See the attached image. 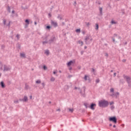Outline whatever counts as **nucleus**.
I'll return each instance as SVG.
<instances>
[{"instance_id": "nucleus-8", "label": "nucleus", "mask_w": 131, "mask_h": 131, "mask_svg": "<svg viewBox=\"0 0 131 131\" xmlns=\"http://www.w3.org/2000/svg\"><path fill=\"white\" fill-rule=\"evenodd\" d=\"M96 104L92 103L89 106V108H90L91 110H95V107H96Z\"/></svg>"}, {"instance_id": "nucleus-14", "label": "nucleus", "mask_w": 131, "mask_h": 131, "mask_svg": "<svg viewBox=\"0 0 131 131\" xmlns=\"http://www.w3.org/2000/svg\"><path fill=\"white\" fill-rule=\"evenodd\" d=\"M72 64H73V61L71 60V61H70L67 63V66H71V65H72Z\"/></svg>"}, {"instance_id": "nucleus-35", "label": "nucleus", "mask_w": 131, "mask_h": 131, "mask_svg": "<svg viewBox=\"0 0 131 131\" xmlns=\"http://www.w3.org/2000/svg\"><path fill=\"white\" fill-rule=\"evenodd\" d=\"M51 81H55V78H54V77H51Z\"/></svg>"}, {"instance_id": "nucleus-55", "label": "nucleus", "mask_w": 131, "mask_h": 131, "mask_svg": "<svg viewBox=\"0 0 131 131\" xmlns=\"http://www.w3.org/2000/svg\"><path fill=\"white\" fill-rule=\"evenodd\" d=\"M28 27V25H25V28H27Z\"/></svg>"}, {"instance_id": "nucleus-29", "label": "nucleus", "mask_w": 131, "mask_h": 131, "mask_svg": "<svg viewBox=\"0 0 131 131\" xmlns=\"http://www.w3.org/2000/svg\"><path fill=\"white\" fill-rule=\"evenodd\" d=\"M46 29H47L48 30H50V29H51V27L50 26H47L46 27Z\"/></svg>"}, {"instance_id": "nucleus-44", "label": "nucleus", "mask_w": 131, "mask_h": 131, "mask_svg": "<svg viewBox=\"0 0 131 131\" xmlns=\"http://www.w3.org/2000/svg\"><path fill=\"white\" fill-rule=\"evenodd\" d=\"M14 103H15L16 104H17V103H19V101H18V100H15V101H14Z\"/></svg>"}, {"instance_id": "nucleus-53", "label": "nucleus", "mask_w": 131, "mask_h": 131, "mask_svg": "<svg viewBox=\"0 0 131 131\" xmlns=\"http://www.w3.org/2000/svg\"><path fill=\"white\" fill-rule=\"evenodd\" d=\"M116 76V73H114V77H115Z\"/></svg>"}, {"instance_id": "nucleus-32", "label": "nucleus", "mask_w": 131, "mask_h": 131, "mask_svg": "<svg viewBox=\"0 0 131 131\" xmlns=\"http://www.w3.org/2000/svg\"><path fill=\"white\" fill-rule=\"evenodd\" d=\"M111 24H116L117 23H116V21H115L114 20H112L111 21Z\"/></svg>"}, {"instance_id": "nucleus-60", "label": "nucleus", "mask_w": 131, "mask_h": 131, "mask_svg": "<svg viewBox=\"0 0 131 131\" xmlns=\"http://www.w3.org/2000/svg\"><path fill=\"white\" fill-rule=\"evenodd\" d=\"M81 55H83V51L81 52Z\"/></svg>"}, {"instance_id": "nucleus-5", "label": "nucleus", "mask_w": 131, "mask_h": 131, "mask_svg": "<svg viewBox=\"0 0 131 131\" xmlns=\"http://www.w3.org/2000/svg\"><path fill=\"white\" fill-rule=\"evenodd\" d=\"M56 37H55V36H52L50 39L49 40V45H51V43H53V42L56 41Z\"/></svg>"}, {"instance_id": "nucleus-25", "label": "nucleus", "mask_w": 131, "mask_h": 131, "mask_svg": "<svg viewBox=\"0 0 131 131\" xmlns=\"http://www.w3.org/2000/svg\"><path fill=\"white\" fill-rule=\"evenodd\" d=\"M17 48H18V49H20L21 45H20V43H17Z\"/></svg>"}, {"instance_id": "nucleus-62", "label": "nucleus", "mask_w": 131, "mask_h": 131, "mask_svg": "<svg viewBox=\"0 0 131 131\" xmlns=\"http://www.w3.org/2000/svg\"><path fill=\"white\" fill-rule=\"evenodd\" d=\"M12 14H14V13H15V11L13 10V11H12Z\"/></svg>"}, {"instance_id": "nucleus-9", "label": "nucleus", "mask_w": 131, "mask_h": 131, "mask_svg": "<svg viewBox=\"0 0 131 131\" xmlns=\"http://www.w3.org/2000/svg\"><path fill=\"white\" fill-rule=\"evenodd\" d=\"M19 101H20V102H27L28 101V98L27 96H24V99H19Z\"/></svg>"}, {"instance_id": "nucleus-22", "label": "nucleus", "mask_w": 131, "mask_h": 131, "mask_svg": "<svg viewBox=\"0 0 131 131\" xmlns=\"http://www.w3.org/2000/svg\"><path fill=\"white\" fill-rule=\"evenodd\" d=\"M45 54H46V55H50V51H49V50H46V51H45Z\"/></svg>"}, {"instance_id": "nucleus-36", "label": "nucleus", "mask_w": 131, "mask_h": 131, "mask_svg": "<svg viewBox=\"0 0 131 131\" xmlns=\"http://www.w3.org/2000/svg\"><path fill=\"white\" fill-rule=\"evenodd\" d=\"M84 80H88V76L87 75L84 76Z\"/></svg>"}, {"instance_id": "nucleus-19", "label": "nucleus", "mask_w": 131, "mask_h": 131, "mask_svg": "<svg viewBox=\"0 0 131 131\" xmlns=\"http://www.w3.org/2000/svg\"><path fill=\"white\" fill-rule=\"evenodd\" d=\"M7 11L9 13H11V7H10V6H8V7H7Z\"/></svg>"}, {"instance_id": "nucleus-28", "label": "nucleus", "mask_w": 131, "mask_h": 131, "mask_svg": "<svg viewBox=\"0 0 131 131\" xmlns=\"http://www.w3.org/2000/svg\"><path fill=\"white\" fill-rule=\"evenodd\" d=\"M5 48H6V46H5V45L1 46V50H5Z\"/></svg>"}, {"instance_id": "nucleus-57", "label": "nucleus", "mask_w": 131, "mask_h": 131, "mask_svg": "<svg viewBox=\"0 0 131 131\" xmlns=\"http://www.w3.org/2000/svg\"><path fill=\"white\" fill-rule=\"evenodd\" d=\"M126 59H123L122 60V62H126Z\"/></svg>"}, {"instance_id": "nucleus-52", "label": "nucleus", "mask_w": 131, "mask_h": 131, "mask_svg": "<svg viewBox=\"0 0 131 131\" xmlns=\"http://www.w3.org/2000/svg\"><path fill=\"white\" fill-rule=\"evenodd\" d=\"M56 111H58L59 112H60L61 111V110L60 108H58L56 110Z\"/></svg>"}, {"instance_id": "nucleus-10", "label": "nucleus", "mask_w": 131, "mask_h": 131, "mask_svg": "<svg viewBox=\"0 0 131 131\" xmlns=\"http://www.w3.org/2000/svg\"><path fill=\"white\" fill-rule=\"evenodd\" d=\"M4 71H9V70H11V68H9V67L6 65L4 66Z\"/></svg>"}, {"instance_id": "nucleus-61", "label": "nucleus", "mask_w": 131, "mask_h": 131, "mask_svg": "<svg viewBox=\"0 0 131 131\" xmlns=\"http://www.w3.org/2000/svg\"><path fill=\"white\" fill-rule=\"evenodd\" d=\"M34 24H35V25H37V23H36V21H35L34 22Z\"/></svg>"}, {"instance_id": "nucleus-45", "label": "nucleus", "mask_w": 131, "mask_h": 131, "mask_svg": "<svg viewBox=\"0 0 131 131\" xmlns=\"http://www.w3.org/2000/svg\"><path fill=\"white\" fill-rule=\"evenodd\" d=\"M113 104H114V102L113 101L110 102V105H113Z\"/></svg>"}, {"instance_id": "nucleus-37", "label": "nucleus", "mask_w": 131, "mask_h": 131, "mask_svg": "<svg viewBox=\"0 0 131 131\" xmlns=\"http://www.w3.org/2000/svg\"><path fill=\"white\" fill-rule=\"evenodd\" d=\"M16 37L17 39H20V35L19 34H17L16 35Z\"/></svg>"}, {"instance_id": "nucleus-41", "label": "nucleus", "mask_w": 131, "mask_h": 131, "mask_svg": "<svg viewBox=\"0 0 131 131\" xmlns=\"http://www.w3.org/2000/svg\"><path fill=\"white\" fill-rule=\"evenodd\" d=\"M96 82L97 83H99V82H100V80H99V79H96Z\"/></svg>"}, {"instance_id": "nucleus-31", "label": "nucleus", "mask_w": 131, "mask_h": 131, "mask_svg": "<svg viewBox=\"0 0 131 131\" xmlns=\"http://www.w3.org/2000/svg\"><path fill=\"white\" fill-rule=\"evenodd\" d=\"M25 88H26V90H28V89H29V86L26 84Z\"/></svg>"}, {"instance_id": "nucleus-6", "label": "nucleus", "mask_w": 131, "mask_h": 131, "mask_svg": "<svg viewBox=\"0 0 131 131\" xmlns=\"http://www.w3.org/2000/svg\"><path fill=\"white\" fill-rule=\"evenodd\" d=\"M83 89H84V93H82V91L81 90H80V94H81V96L83 97V98H85V87H83Z\"/></svg>"}, {"instance_id": "nucleus-3", "label": "nucleus", "mask_w": 131, "mask_h": 131, "mask_svg": "<svg viewBox=\"0 0 131 131\" xmlns=\"http://www.w3.org/2000/svg\"><path fill=\"white\" fill-rule=\"evenodd\" d=\"M108 120L109 121H112V122H113L115 124L117 123V118H116L115 116L110 117Z\"/></svg>"}, {"instance_id": "nucleus-30", "label": "nucleus", "mask_w": 131, "mask_h": 131, "mask_svg": "<svg viewBox=\"0 0 131 131\" xmlns=\"http://www.w3.org/2000/svg\"><path fill=\"white\" fill-rule=\"evenodd\" d=\"M110 92H111V93H114V89L111 88V89H110Z\"/></svg>"}, {"instance_id": "nucleus-49", "label": "nucleus", "mask_w": 131, "mask_h": 131, "mask_svg": "<svg viewBox=\"0 0 131 131\" xmlns=\"http://www.w3.org/2000/svg\"><path fill=\"white\" fill-rule=\"evenodd\" d=\"M105 57H108V53H105Z\"/></svg>"}, {"instance_id": "nucleus-39", "label": "nucleus", "mask_w": 131, "mask_h": 131, "mask_svg": "<svg viewBox=\"0 0 131 131\" xmlns=\"http://www.w3.org/2000/svg\"><path fill=\"white\" fill-rule=\"evenodd\" d=\"M92 72H93V73H94V74H95V72H96V70H95L94 68H92Z\"/></svg>"}, {"instance_id": "nucleus-43", "label": "nucleus", "mask_w": 131, "mask_h": 131, "mask_svg": "<svg viewBox=\"0 0 131 131\" xmlns=\"http://www.w3.org/2000/svg\"><path fill=\"white\" fill-rule=\"evenodd\" d=\"M45 43H48V41H43L42 42V44H43V45H45Z\"/></svg>"}, {"instance_id": "nucleus-17", "label": "nucleus", "mask_w": 131, "mask_h": 131, "mask_svg": "<svg viewBox=\"0 0 131 131\" xmlns=\"http://www.w3.org/2000/svg\"><path fill=\"white\" fill-rule=\"evenodd\" d=\"M68 110L71 113H73V112L74 111V109L73 108H68Z\"/></svg>"}, {"instance_id": "nucleus-12", "label": "nucleus", "mask_w": 131, "mask_h": 131, "mask_svg": "<svg viewBox=\"0 0 131 131\" xmlns=\"http://www.w3.org/2000/svg\"><path fill=\"white\" fill-rule=\"evenodd\" d=\"M0 85L2 89H5V88H6V85L3 81L0 82Z\"/></svg>"}, {"instance_id": "nucleus-13", "label": "nucleus", "mask_w": 131, "mask_h": 131, "mask_svg": "<svg viewBox=\"0 0 131 131\" xmlns=\"http://www.w3.org/2000/svg\"><path fill=\"white\" fill-rule=\"evenodd\" d=\"M57 19H59V20H64V18H63V16L61 15V14H58Z\"/></svg>"}, {"instance_id": "nucleus-59", "label": "nucleus", "mask_w": 131, "mask_h": 131, "mask_svg": "<svg viewBox=\"0 0 131 131\" xmlns=\"http://www.w3.org/2000/svg\"><path fill=\"white\" fill-rule=\"evenodd\" d=\"M62 26H64V25H65V23H64V22H62Z\"/></svg>"}, {"instance_id": "nucleus-23", "label": "nucleus", "mask_w": 131, "mask_h": 131, "mask_svg": "<svg viewBox=\"0 0 131 131\" xmlns=\"http://www.w3.org/2000/svg\"><path fill=\"white\" fill-rule=\"evenodd\" d=\"M76 32H77V33H80V29H77L76 30Z\"/></svg>"}, {"instance_id": "nucleus-2", "label": "nucleus", "mask_w": 131, "mask_h": 131, "mask_svg": "<svg viewBox=\"0 0 131 131\" xmlns=\"http://www.w3.org/2000/svg\"><path fill=\"white\" fill-rule=\"evenodd\" d=\"M124 78L126 79V81H127V83H128V86L129 88H131V78L130 77H129L128 76H126L125 75H123Z\"/></svg>"}, {"instance_id": "nucleus-15", "label": "nucleus", "mask_w": 131, "mask_h": 131, "mask_svg": "<svg viewBox=\"0 0 131 131\" xmlns=\"http://www.w3.org/2000/svg\"><path fill=\"white\" fill-rule=\"evenodd\" d=\"M99 12L100 15H103V8L102 7L99 8Z\"/></svg>"}, {"instance_id": "nucleus-16", "label": "nucleus", "mask_w": 131, "mask_h": 131, "mask_svg": "<svg viewBox=\"0 0 131 131\" xmlns=\"http://www.w3.org/2000/svg\"><path fill=\"white\" fill-rule=\"evenodd\" d=\"M84 106H85L86 109H88V108H89V106H90V104H89L88 103H84Z\"/></svg>"}, {"instance_id": "nucleus-26", "label": "nucleus", "mask_w": 131, "mask_h": 131, "mask_svg": "<svg viewBox=\"0 0 131 131\" xmlns=\"http://www.w3.org/2000/svg\"><path fill=\"white\" fill-rule=\"evenodd\" d=\"M78 43H79L80 45H81V46H83V42L82 41H78Z\"/></svg>"}, {"instance_id": "nucleus-34", "label": "nucleus", "mask_w": 131, "mask_h": 131, "mask_svg": "<svg viewBox=\"0 0 131 131\" xmlns=\"http://www.w3.org/2000/svg\"><path fill=\"white\" fill-rule=\"evenodd\" d=\"M10 24H11V21H9V23L6 25V26H7L8 27H9V28H10Z\"/></svg>"}, {"instance_id": "nucleus-50", "label": "nucleus", "mask_w": 131, "mask_h": 131, "mask_svg": "<svg viewBox=\"0 0 131 131\" xmlns=\"http://www.w3.org/2000/svg\"><path fill=\"white\" fill-rule=\"evenodd\" d=\"M117 34H114V37H117Z\"/></svg>"}, {"instance_id": "nucleus-46", "label": "nucleus", "mask_w": 131, "mask_h": 131, "mask_svg": "<svg viewBox=\"0 0 131 131\" xmlns=\"http://www.w3.org/2000/svg\"><path fill=\"white\" fill-rule=\"evenodd\" d=\"M80 90H80H81V89H80V88H77V87H75V90Z\"/></svg>"}, {"instance_id": "nucleus-20", "label": "nucleus", "mask_w": 131, "mask_h": 131, "mask_svg": "<svg viewBox=\"0 0 131 131\" xmlns=\"http://www.w3.org/2000/svg\"><path fill=\"white\" fill-rule=\"evenodd\" d=\"M25 23H26L28 25H29V23H30L29 19H26Z\"/></svg>"}, {"instance_id": "nucleus-38", "label": "nucleus", "mask_w": 131, "mask_h": 131, "mask_svg": "<svg viewBox=\"0 0 131 131\" xmlns=\"http://www.w3.org/2000/svg\"><path fill=\"white\" fill-rule=\"evenodd\" d=\"M40 82H41L40 80H37L36 81V83H40Z\"/></svg>"}, {"instance_id": "nucleus-63", "label": "nucleus", "mask_w": 131, "mask_h": 131, "mask_svg": "<svg viewBox=\"0 0 131 131\" xmlns=\"http://www.w3.org/2000/svg\"><path fill=\"white\" fill-rule=\"evenodd\" d=\"M69 78H70L71 77H72V75H69Z\"/></svg>"}, {"instance_id": "nucleus-21", "label": "nucleus", "mask_w": 131, "mask_h": 131, "mask_svg": "<svg viewBox=\"0 0 131 131\" xmlns=\"http://www.w3.org/2000/svg\"><path fill=\"white\" fill-rule=\"evenodd\" d=\"M120 83H122V84H123V83H124V81L123 80V79H120Z\"/></svg>"}, {"instance_id": "nucleus-51", "label": "nucleus", "mask_w": 131, "mask_h": 131, "mask_svg": "<svg viewBox=\"0 0 131 131\" xmlns=\"http://www.w3.org/2000/svg\"><path fill=\"white\" fill-rule=\"evenodd\" d=\"M48 16H49V17H52V14H51V13H49Z\"/></svg>"}, {"instance_id": "nucleus-4", "label": "nucleus", "mask_w": 131, "mask_h": 131, "mask_svg": "<svg viewBox=\"0 0 131 131\" xmlns=\"http://www.w3.org/2000/svg\"><path fill=\"white\" fill-rule=\"evenodd\" d=\"M92 40H93V39H90V36H86L85 38V42L86 45H90V43L92 42Z\"/></svg>"}, {"instance_id": "nucleus-56", "label": "nucleus", "mask_w": 131, "mask_h": 131, "mask_svg": "<svg viewBox=\"0 0 131 131\" xmlns=\"http://www.w3.org/2000/svg\"><path fill=\"white\" fill-rule=\"evenodd\" d=\"M74 5L75 6H76V1H75L74 2Z\"/></svg>"}, {"instance_id": "nucleus-11", "label": "nucleus", "mask_w": 131, "mask_h": 131, "mask_svg": "<svg viewBox=\"0 0 131 131\" xmlns=\"http://www.w3.org/2000/svg\"><path fill=\"white\" fill-rule=\"evenodd\" d=\"M51 25L54 26V27H57L58 26V24L56 21H53V20H51Z\"/></svg>"}, {"instance_id": "nucleus-33", "label": "nucleus", "mask_w": 131, "mask_h": 131, "mask_svg": "<svg viewBox=\"0 0 131 131\" xmlns=\"http://www.w3.org/2000/svg\"><path fill=\"white\" fill-rule=\"evenodd\" d=\"M43 69L44 70H47V69H48V68L47 67V66H43Z\"/></svg>"}, {"instance_id": "nucleus-7", "label": "nucleus", "mask_w": 131, "mask_h": 131, "mask_svg": "<svg viewBox=\"0 0 131 131\" xmlns=\"http://www.w3.org/2000/svg\"><path fill=\"white\" fill-rule=\"evenodd\" d=\"M118 96H119V92H117L115 94H112L110 95L111 97H112L113 98H116V99H117Z\"/></svg>"}, {"instance_id": "nucleus-48", "label": "nucleus", "mask_w": 131, "mask_h": 131, "mask_svg": "<svg viewBox=\"0 0 131 131\" xmlns=\"http://www.w3.org/2000/svg\"><path fill=\"white\" fill-rule=\"evenodd\" d=\"M113 42H115V38L112 37Z\"/></svg>"}, {"instance_id": "nucleus-58", "label": "nucleus", "mask_w": 131, "mask_h": 131, "mask_svg": "<svg viewBox=\"0 0 131 131\" xmlns=\"http://www.w3.org/2000/svg\"><path fill=\"white\" fill-rule=\"evenodd\" d=\"M118 38H119V39H120L121 38V37H120V36H118Z\"/></svg>"}, {"instance_id": "nucleus-18", "label": "nucleus", "mask_w": 131, "mask_h": 131, "mask_svg": "<svg viewBox=\"0 0 131 131\" xmlns=\"http://www.w3.org/2000/svg\"><path fill=\"white\" fill-rule=\"evenodd\" d=\"M20 57H21L22 58H26L25 53H20Z\"/></svg>"}, {"instance_id": "nucleus-64", "label": "nucleus", "mask_w": 131, "mask_h": 131, "mask_svg": "<svg viewBox=\"0 0 131 131\" xmlns=\"http://www.w3.org/2000/svg\"><path fill=\"white\" fill-rule=\"evenodd\" d=\"M82 33H83V34H85V31H83Z\"/></svg>"}, {"instance_id": "nucleus-42", "label": "nucleus", "mask_w": 131, "mask_h": 131, "mask_svg": "<svg viewBox=\"0 0 131 131\" xmlns=\"http://www.w3.org/2000/svg\"><path fill=\"white\" fill-rule=\"evenodd\" d=\"M86 23V26H88L89 27V26H90V23Z\"/></svg>"}, {"instance_id": "nucleus-1", "label": "nucleus", "mask_w": 131, "mask_h": 131, "mask_svg": "<svg viewBox=\"0 0 131 131\" xmlns=\"http://www.w3.org/2000/svg\"><path fill=\"white\" fill-rule=\"evenodd\" d=\"M108 105H109V102L105 100H101L99 102V107H107Z\"/></svg>"}, {"instance_id": "nucleus-24", "label": "nucleus", "mask_w": 131, "mask_h": 131, "mask_svg": "<svg viewBox=\"0 0 131 131\" xmlns=\"http://www.w3.org/2000/svg\"><path fill=\"white\" fill-rule=\"evenodd\" d=\"M96 30H98V29H99V25L98 24H96V28H95Z\"/></svg>"}, {"instance_id": "nucleus-54", "label": "nucleus", "mask_w": 131, "mask_h": 131, "mask_svg": "<svg viewBox=\"0 0 131 131\" xmlns=\"http://www.w3.org/2000/svg\"><path fill=\"white\" fill-rule=\"evenodd\" d=\"M53 74H57V72L56 71H54L53 72Z\"/></svg>"}, {"instance_id": "nucleus-40", "label": "nucleus", "mask_w": 131, "mask_h": 131, "mask_svg": "<svg viewBox=\"0 0 131 131\" xmlns=\"http://www.w3.org/2000/svg\"><path fill=\"white\" fill-rule=\"evenodd\" d=\"M114 108H115V107H114V105H112V106H111V110H113V109H114Z\"/></svg>"}, {"instance_id": "nucleus-47", "label": "nucleus", "mask_w": 131, "mask_h": 131, "mask_svg": "<svg viewBox=\"0 0 131 131\" xmlns=\"http://www.w3.org/2000/svg\"><path fill=\"white\" fill-rule=\"evenodd\" d=\"M41 85H42L43 88H45V85H46V84H45V82L42 83Z\"/></svg>"}, {"instance_id": "nucleus-27", "label": "nucleus", "mask_w": 131, "mask_h": 131, "mask_svg": "<svg viewBox=\"0 0 131 131\" xmlns=\"http://www.w3.org/2000/svg\"><path fill=\"white\" fill-rule=\"evenodd\" d=\"M6 23H7V20H6V19H3V24H4V25H6Z\"/></svg>"}]
</instances>
